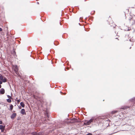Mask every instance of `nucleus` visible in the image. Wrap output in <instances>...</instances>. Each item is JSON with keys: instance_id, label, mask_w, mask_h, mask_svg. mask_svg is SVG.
<instances>
[{"instance_id": "obj_7", "label": "nucleus", "mask_w": 135, "mask_h": 135, "mask_svg": "<svg viewBox=\"0 0 135 135\" xmlns=\"http://www.w3.org/2000/svg\"><path fill=\"white\" fill-rule=\"evenodd\" d=\"M133 19V17L131 15H129V18L128 19V22L130 23L131 22V21L132 19Z\"/></svg>"}, {"instance_id": "obj_5", "label": "nucleus", "mask_w": 135, "mask_h": 135, "mask_svg": "<svg viewBox=\"0 0 135 135\" xmlns=\"http://www.w3.org/2000/svg\"><path fill=\"white\" fill-rule=\"evenodd\" d=\"M21 113L22 115H26V113L24 109H22L20 112Z\"/></svg>"}, {"instance_id": "obj_17", "label": "nucleus", "mask_w": 135, "mask_h": 135, "mask_svg": "<svg viewBox=\"0 0 135 135\" xmlns=\"http://www.w3.org/2000/svg\"><path fill=\"white\" fill-rule=\"evenodd\" d=\"M7 97L8 98H9V99H12V97H11V96L9 95H7Z\"/></svg>"}, {"instance_id": "obj_1", "label": "nucleus", "mask_w": 135, "mask_h": 135, "mask_svg": "<svg viewBox=\"0 0 135 135\" xmlns=\"http://www.w3.org/2000/svg\"><path fill=\"white\" fill-rule=\"evenodd\" d=\"M93 119H91L89 121H85L84 122V124L85 125H88L90 124L93 122Z\"/></svg>"}, {"instance_id": "obj_23", "label": "nucleus", "mask_w": 135, "mask_h": 135, "mask_svg": "<svg viewBox=\"0 0 135 135\" xmlns=\"http://www.w3.org/2000/svg\"><path fill=\"white\" fill-rule=\"evenodd\" d=\"M1 85H0V88H1Z\"/></svg>"}, {"instance_id": "obj_16", "label": "nucleus", "mask_w": 135, "mask_h": 135, "mask_svg": "<svg viewBox=\"0 0 135 135\" xmlns=\"http://www.w3.org/2000/svg\"><path fill=\"white\" fill-rule=\"evenodd\" d=\"M31 134L33 135H37V134L36 132H33L31 133Z\"/></svg>"}, {"instance_id": "obj_6", "label": "nucleus", "mask_w": 135, "mask_h": 135, "mask_svg": "<svg viewBox=\"0 0 135 135\" xmlns=\"http://www.w3.org/2000/svg\"><path fill=\"white\" fill-rule=\"evenodd\" d=\"M17 114L16 113H13L11 115V117L12 119H14L16 117Z\"/></svg>"}, {"instance_id": "obj_10", "label": "nucleus", "mask_w": 135, "mask_h": 135, "mask_svg": "<svg viewBox=\"0 0 135 135\" xmlns=\"http://www.w3.org/2000/svg\"><path fill=\"white\" fill-rule=\"evenodd\" d=\"M135 23V20L134 19H132L131 21L130 22V23L132 25H133Z\"/></svg>"}, {"instance_id": "obj_12", "label": "nucleus", "mask_w": 135, "mask_h": 135, "mask_svg": "<svg viewBox=\"0 0 135 135\" xmlns=\"http://www.w3.org/2000/svg\"><path fill=\"white\" fill-rule=\"evenodd\" d=\"M13 108V106L11 104L10 106V110H12Z\"/></svg>"}, {"instance_id": "obj_19", "label": "nucleus", "mask_w": 135, "mask_h": 135, "mask_svg": "<svg viewBox=\"0 0 135 135\" xmlns=\"http://www.w3.org/2000/svg\"><path fill=\"white\" fill-rule=\"evenodd\" d=\"M92 133H89L86 134V135H92Z\"/></svg>"}, {"instance_id": "obj_15", "label": "nucleus", "mask_w": 135, "mask_h": 135, "mask_svg": "<svg viewBox=\"0 0 135 135\" xmlns=\"http://www.w3.org/2000/svg\"><path fill=\"white\" fill-rule=\"evenodd\" d=\"M118 112L116 110H114L111 113L112 114L115 113H117Z\"/></svg>"}, {"instance_id": "obj_2", "label": "nucleus", "mask_w": 135, "mask_h": 135, "mask_svg": "<svg viewBox=\"0 0 135 135\" xmlns=\"http://www.w3.org/2000/svg\"><path fill=\"white\" fill-rule=\"evenodd\" d=\"M108 23L110 25L113 22V20L112 18L110 16L108 17V19L107 20Z\"/></svg>"}, {"instance_id": "obj_3", "label": "nucleus", "mask_w": 135, "mask_h": 135, "mask_svg": "<svg viewBox=\"0 0 135 135\" xmlns=\"http://www.w3.org/2000/svg\"><path fill=\"white\" fill-rule=\"evenodd\" d=\"M0 80H2L3 82H5L7 81V79L4 77L2 76H0Z\"/></svg>"}, {"instance_id": "obj_8", "label": "nucleus", "mask_w": 135, "mask_h": 135, "mask_svg": "<svg viewBox=\"0 0 135 135\" xmlns=\"http://www.w3.org/2000/svg\"><path fill=\"white\" fill-rule=\"evenodd\" d=\"M14 69L16 73L18 70V67L17 65H15L14 66Z\"/></svg>"}, {"instance_id": "obj_20", "label": "nucleus", "mask_w": 135, "mask_h": 135, "mask_svg": "<svg viewBox=\"0 0 135 135\" xmlns=\"http://www.w3.org/2000/svg\"><path fill=\"white\" fill-rule=\"evenodd\" d=\"M3 123V122L2 121L0 120V124H2Z\"/></svg>"}, {"instance_id": "obj_18", "label": "nucleus", "mask_w": 135, "mask_h": 135, "mask_svg": "<svg viewBox=\"0 0 135 135\" xmlns=\"http://www.w3.org/2000/svg\"><path fill=\"white\" fill-rule=\"evenodd\" d=\"M17 103H19L20 102V99H19V100H17Z\"/></svg>"}, {"instance_id": "obj_9", "label": "nucleus", "mask_w": 135, "mask_h": 135, "mask_svg": "<svg viewBox=\"0 0 135 135\" xmlns=\"http://www.w3.org/2000/svg\"><path fill=\"white\" fill-rule=\"evenodd\" d=\"M0 93L1 94H3L5 93V90L4 89L2 88L0 90Z\"/></svg>"}, {"instance_id": "obj_4", "label": "nucleus", "mask_w": 135, "mask_h": 135, "mask_svg": "<svg viewBox=\"0 0 135 135\" xmlns=\"http://www.w3.org/2000/svg\"><path fill=\"white\" fill-rule=\"evenodd\" d=\"M5 126L0 125V129L1 130V132H3L5 129Z\"/></svg>"}, {"instance_id": "obj_21", "label": "nucleus", "mask_w": 135, "mask_h": 135, "mask_svg": "<svg viewBox=\"0 0 135 135\" xmlns=\"http://www.w3.org/2000/svg\"><path fill=\"white\" fill-rule=\"evenodd\" d=\"M2 81H0V85H1V84H2Z\"/></svg>"}, {"instance_id": "obj_22", "label": "nucleus", "mask_w": 135, "mask_h": 135, "mask_svg": "<svg viewBox=\"0 0 135 135\" xmlns=\"http://www.w3.org/2000/svg\"><path fill=\"white\" fill-rule=\"evenodd\" d=\"M2 29L1 28H0V32L2 31Z\"/></svg>"}, {"instance_id": "obj_14", "label": "nucleus", "mask_w": 135, "mask_h": 135, "mask_svg": "<svg viewBox=\"0 0 135 135\" xmlns=\"http://www.w3.org/2000/svg\"><path fill=\"white\" fill-rule=\"evenodd\" d=\"M129 107H127V106H125L122 108V109H127L128 108H129Z\"/></svg>"}, {"instance_id": "obj_13", "label": "nucleus", "mask_w": 135, "mask_h": 135, "mask_svg": "<svg viewBox=\"0 0 135 135\" xmlns=\"http://www.w3.org/2000/svg\"><path fill=\"white\" fill-rule=\"evenodd\" d=\"M7 102L9 103H10L11 102V99H8L7 100Z\"/></svg>"}, {"instance_id": "obj_11", "label": "nucleus", "mask_w": 135, "mask_h": 135, "mask_svg": "<svg viewBox=\"0 0 135 135\" xmlns=\"http://www.w3.org/2000/svg\"><path fill=\"white\" fill-rule=\"evenodd\" d=\"M21 106L23 108H24L25 106V104L23 102H21L20 103Z\"/></svg>"}, {"instance_id": "obj_24", "label": "nucleus", "mask_w": 135, "mask_h": 135, "mask_svg": "<svg viewBox=\"0 0 135 135\" xmlns=\"http://www.w3.org/2000/svg\"><path fill=\"white\" fill-rule=\"evenodd\" d=\"M19 108L20 109H21V107H20V108Z\"/></svg>"}]
</instances>
